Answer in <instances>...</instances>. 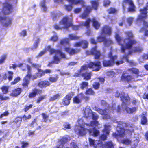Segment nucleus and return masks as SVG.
<instances>
[{"mask_svg":"<svg viewBox=\"0 0 148 148\" xmlns=\"http://www.w3.org/2000/svg\"><path fill=\"white\" fill-rule=\"evenodd\" d=\"M148 10L147 7L145 6L139 10L140 14L137 16L136 21L138 22L143 23V26L140 29V32H142L148 28V22L146 21L148 17Z\"/></svg>","mask_w":148,"mask_h":148,"instance_id":"nucleus-1","label":"nucleus"},{"mask_svg":"<svg viewBox=\"0 0 148 148\" xmlns=\"http://www.w3.org/2000/svg\"><path fill=\"white\" fill-rule=\"evenodd\" d=\"M88 68H92V71H98L100 68V62L99 61L90 62L88 65H84L81 66L78 71V72L79 74H91L90 72H88Z\"/></svg>","mask_w":148,"mask_h":148,"instance_id":"nucleus-2","label":"nucleus"},{"mask_svg":"<svg viewBox=\"0 0 148 148\" xmlns=\"http://www.w3.org/2000/svg\"><path fill=\"white\" fill-rule=\"evenodd\" d=\"M78 122L80 128L78 129V132L77 134L79 136H82L86 135V131L88 130V129L85 128L86 125L88 126L96 127L99 124L97 120L91 121L90 125L85 123L81 119L78 120Z\"/></svg>","mask_w":148,"mask_h":148,"instance_id":"nucleus-3","label":"nucleus"},{"mask_svg":"<svg viewBox=\"0 0 148 148\" xmlns=\"http://www.w3.org/2000/svg\"><path fill=\"white\" fill-rule=\"evenodd\" d=\"M59 24L60 25H63L64 29H68L71 27L72 29L75 31L79 30L80 27L79 25H73L72 19L67 15L63 16L59 22Z\"/></svg>","mask_w":148,"mask_h":148,"instance_id":"nucleus-4","label":"nucleus"},{"mask_svg":"<svg viewBox=\"0 0 148 148\" xmlns=\"http://www.w3.org/2000/svg\"><path fill=\"white\" fill-rule=\"evenodd\" d=\"M124 34L126 38H125L123 41V43H125L126 48L127 49H130L132 48L134 45H135L137 41L135 39H132L134 37V35L131 31H125Z\"/></svg>","mask_w":148,"mask_h":148,"instance_id":"nucleus-5","label":"nucleus"},{"mask_svg":"<svg viewBox=\"0 0 148 148\" xmlns=\"http://www.w3.org/2000/svg\"><path fill=\"white\" fill-rule=\"evenodd\" d=\"M133 131V129L131 127H130V129H125L119 126L117 127V131L113 134L112 136L116 138L119 141L121 140L122 138L125 136L126 133L129 134Z\"/></svg>","mask_w":148,"mask_h":148,"instance_id":"nucleus-6","label":"nucleus"},{"mask_svg":"<svg viewBox=\"0 0 148 148\" xmlns=\"http://www.w3.org/2000/svg\"><path fill=\"white\" fill-rule=\"evenodd\" d=\"M127 4L129 6L127 8V11L130 12H134L136 11V7L132 0H123L122 2V8L125 10Z\"/></svg>","mask_w":148,"mask_h":148,"instance_id":"nucleus-7","label":"nucleus"},{"mask_svg":"<svg viewBox=\"0 0 148 148\" xmlns=\"http://www.w3.org/2000/svg\"><path fill=\"white\" fill-rule=\"evenodd\" d=\"M4 6L3 8L2 12L4 14H8L12 12V5L8 2H6L4 3Z\"/></svg>","mask_w":148,"mask_h":148,"instance_id":"nucleus-8","label":"nucleus"},{"mask_svg":"<svg viewBox=\"0 0 148 148\" xmlns=\"http://www.w3.org/2000/svg\"><path fill=\"white\" fill-rule=\"evenodd\" d=\"M74 95V92H69L63 98L62 102L63 104L66 106L69 105L70 103V101L73 96Z\"/></svg>","mask_w":148,"mask_h":148,"instance_id":"nucleus-9","label":"nucleus"},{"mask_svg":"<svg viewBox=\"0 0 148 148\" xmlns=\"http://www.w3.org/2000/svg\"><path fill=\"white\" fill-rule=\"evenodd\" d=\"M115 39L117 41L118 44L121 46V52L122 53H125V50L126 49H127V48H126V46H125L124 45V44L125 43H122L121 42V41L122 40V38L120 37L119 35L118 34H116L115 35Z\"/></svg>","mask_w":148,"mask_h":148,"instance_id":"nucleus-10","label":"nucleus"},{"mask_svg":"<svg viewBox=\"0 0 148 148\" xmlns=\"http://www.w3.org/2000/svg\"><path fill=\"white\" fill-rule=\"evenodd\" d=\"M90 54L94 56V58L95 59H99L101 55L100 51L97 50L96 46L91 48L90 51Z\"/></svg>","mask_w":148,"mask_h":148,"instance_id":"nucleus-11","label":"nucleus"},{"mask_svg":"<svg viewBox=\"0 0 148 148\" xmlns=\"http://www.w3.org/2000/svg\"><path fill=\"white\" fill-rule=\"evenodd\" d=\"M42 92V90L34 88L32 89V91L29 93L28 95V97L30 99L35 98L38 94H40Z\"/></svg>","mask_w":148,"mask_h":148,"instance_id":"nucleus-12","label":"nucleus"},{"mask_svg":"<svg viewBox=\"0 0 148 148\" xmlns=\"http://www.w3.org/2000/svg\"><path fill=\"white\" fill-rule=\"evenodd\" d=\"M31 65L33 67L37 69L38 73H37L36 74H45L47 73H50L51 72V71L48 69H46L44 71L39 69V68L41 67V66L39 64L35 63H32Z\"/></svg>","mask_w":148,"mask_h":148,"instance_id":"nucleus-13","label":"nucleus"},{"mask_svg":"<svg viewBox=\"0 0 148 148\" xmlns=\"http://www.w3.org/2000/svg\"><path fill=\"white\" fill-rule=\"evenodd\" d=\"M112 32V28L108 25H105L102 27V34L109 36L111 35Z\"/></svg>","mask_w":148,"mask_h":148,"instance_id":"nucleus-14","label":"nucleus"},{"mask_svg":"<svg viewBox=\"0 0 148 148\" xmlns=\"http://www.w3.org/2000/svg\"><path fill=\"white\" fill-rule=\"evenodd\" d=\"M22 121V117L20 116H17L16 117L12 122V127H16L18 128L20 126Z\"/></svg>","mask_w":148,"mask_h":148,"instance_id":"nucleus-15","label":"nucleus"},{"mask_svg":"<svg viewBox=\"0 0 148 148\" xmlns=\"http://www.w3.org/2000/svg\"><path fill=\"white\" fill-rule=\"evenodd\" d=\"M68 138L67 137H63L58 140V142L59 143L56 146V148H63L65 143L67 142Z\"/></svg>","mask_w":148,"mask_h":148,"instance_id":"nucleus-16","label":"nucleus"},{"mask_svg":"<svg viewBox=\"0 0 148 148\" xmlns=\"http://www.w3.org/2000/svg\"><path fill=\"white\" fill-rule=\"evenodd\" d=\"M64 49L65 51L71 55L77 53L80 51L81 50L80 48L71 49L69 47H66Z\"/></svg>","mask_w":148,"mask_h":148,"instance_id":"nucleus-17","label":"nucleus"},{"mask_svg":"<svg viewBox=\"0 0 148 148\" xmlns=\"http://www.w3.org/2000/svg\"><path fill=\"white\" fill-rule=\"evenodd\" d=\"M3 20H4V26L7 27L11 25L12 22V18L6 17H3L0 16V21Z\"/></svg>","mask_w":148,"mask_h":148,"instance_id":"nucleus-18","label":"nucleus"},{"mask_svg":"<svg viewBox=\"0 0 148 148\" xmlns=\"http://www.w3.org/2000/svg\"><path fill=\"white\" fill-rule=\"evenodd\" d=\"M89 144L93 146L95 148H102V141L98 140V143L95 145V140L91 138H89Z\"/></svg>","mask_w":148,"mask_h":148,"instance_id":"nucleus-19","label":"nucleus"},{"mask_svg":"<svg viewBox=\"0 0 148 148\" xmlns=\"http://www.w3.org/2000/svg\"><path fill=\"white\" fill-rule=\"evenodd\" d=\"M110 128V126L109 125H105L104 126V129L102 132V140L106 139L107 136L109 133Z\"/></svg>","mask_w":148,"mask_h":148,"instance_id":"nucleus-20","label":"nucleus"},{"mask_svg":"<svg viewBox=\"0 0 148 148\" xmlns=\"http://www.w3.org/2000/svg\"><path fill=\"white\" fill-rule=\"evenodd\" d=\"M50 82L47 80L41 81L38 82V86L41 88H45L47 87L50 86Z\"/></svg>","mask_w":148,"mask_h":148,"instance_id":"nucleus-21","label":"nucleus"},{"mask_svg":"<svg viewBox=\"0 0 148 148\" xmlns=\"http://www.w3.org/2000/svg\"><path fill=\"white\" fill-rule=\"evenodd\" d=\"M22 92V89L20 88H17L14 89L10 94V95L12 97H16L20 95Z\"/></svg>","mask_w":148,"mask_h":148,"instance_id":"nucleus-22","label":"nucleus"},{"mask_svg":"<svg viewBox=\"0 0 148 148\" xmlns=\"http://www.w3.org/2000/svg\"><path fill=\"white\" fill-rule=\"evenodd\" d=\"M108 57L110 58L109 60L114 65L116 63L115 60L117 59V56L116 55H113L112 52L110 51L108 54Z\"/></svg>","mask_w":148,"mask_h":148,"instance_id":"nucleus-23","label":"nucleus"},{"mask_svg":"<svg viewBox=\"0 0 148 148\" xmlns=\"http://www.w3.org/2000/svg\"><path fill=\"white\" fill-rule=\"evenodd\" d=\"M21 67V69L22 71H27V74H31L32 71L30 66L28 65L23 64Z\"/></svg>","mask_w":148,"mask_h":148,"instance_id":"nucleus-24","label":"nucleus"},{"mask_svg":"<svg viewBox=\"0 0 148 148\" xmlns=\"http://www.w3.org/2000/svg\"><path fill=\"white\" fill-rule=\"evenodd\" d=\"M88 130L89 131L91 134L95 137L97 136L100 134L99 131L97 130L95 127H94L92 129H90Z\"/></svg>","mask_w":148,"mask_h":148,"instance_id":"nucleus-25","label":"nucleus"},{"mask_svg":"<svg viewBox=\"0 0 148 148\" xmlns=\"http://www.w3.org/2000/svg\"><path fill=\"white\" fill-rule=\"evenodd\" d=\"M81 97V93L75 96L73 99V102L76 104L80 103L82 101Z\"/></svg>","mask_w":148,"mask_h":148,"instance_id":"nucleus-26","label":"nucleus"},{"mask_svg":"<svg viewBox=\"0 0 148 148\" xmlns=\"http://www.w3.org/2000/svg\"><path fill=\"white\" fill-rule=\"evenodd\" d=\"M120 97L122 101H123V103L125 104H127V103H125V101H128L130 99V98L128 95H125L124 93H123L120 95Z\"/></svg>","mask_w":148,"mask_h":148,"instance_id":"nucleus-27","label":"nucleus"},{"mask_svg":"<svg viewBox=\"0 0 148 148\" xmlns=\"http://www.w3.org/2000/svg\"><path fill=\"white\" fill-rule=\"evenodd\" d=\"M102 42H103L104 45L106 46L110 45L112 42L111 40L106 38L105 37L103 36H102Z\"/></svg>","mask_w":148,"mask_h":148,"instance_id":"nucleus-28","label":"nucleus"},{"mask_svg":"<svg viewBox=\"0 0 148 148\" xmlns=\"http://www.w3.org/2000/svg\"><path fill=\"white\" fill-rule=\"evenodd\" d=\"M67 1L72 4L76 5L78 3H81L83 5L84 2L83 0H66Z\"/></svg>","mask_w":148,"mask_h":148,"instance_id":"nucleus-29","label":"nucleus"},{"mask_svg":"<svg viewBox=\"0 0 148 148\" xmlns=\"http://www.w3.org/2000/svg\"><path fill=\"white\" fill-rule=\"evenodd\" d=\"M60 97V95L59 93H57L54 95L50 97L49 99V102L53 101L55 100L59 99Z\"/></svg>","mask_w":148,"mask_h":148,"instance_id":"nucleus-30","label":"nucleus"},{"mask_svg":"<svg viewBox=\"0 0 148 148\" xmlns=\"http://www.w3.org/2000/svg\"><path fill=\"white\" fill-rule=\"evenodd\" d=\"M110 118V116L108 114V110L107 109H104L102 111V118L106 119Z\"/></svg>","mask_w":148,"mask_h":148,"instance_id":"nucleus-31","label":"nucleus"},{"mask_svg":"<svg viewBox=\"0 0 148 148\" xmlns=\"http://www.w3.org/2000/svg\"><path fill=\"white\" fill-rule=\"evenodd\" d=\"M138 142V140L137 138H134L132 139L131 142V144L132 145L131 148H136Z\"/></svg>","mask_w":148,"mask_h":148,"instance_id":"nucleus-32","label":"nucleus"},{"mask_svg":"<svg viewBox=\"0 0 148 148\" xmlns=\"http://www.w3.org/2000/svg\"><path fill=\"white\" fill-rule=\"evenodd\" d=\"M92 8L95 10H96L99 5V3L97 1L95 0H91L90 1Z\"/></svg>","mask_w":148,"mask_h":148,"instance_id":"nucleus-33","label":"nucleus"},{"mask_svg":"<svg viewBox=\"0 0 148 148\" xmlns=\"http://www.w3.org/2000/svg\"><path fill=\"white\" fill-rule=\"evenodd\" d=\"M102 63L104 67H110L113 65L109 60H104L102 61Z\"/></svg>","mask_w":148,"mask_h":148,"instance_id":"nucleus-34","label":"nucleus"},{"mask_svg":"<svg viewBox=\"0 0 148 148\" xmlns=\"http://www.w3.org/2000/svg\"><path fill=\"white\" fill-rule=\"evenodd\" d=\"M68 38L71 40H79L80 38V37L76 35L69 34L68 36Z\"/></svg>","mask_w":148,"mask_h":148,"instance_id":"nucleus-35","label":"nucleus"},{"mask_svg":"<svg viewBox=\"0 0 148 148\" xmlns=\"http://www.w3.org/2000/svg\"><path fill=\"white\" fill-rule=\"evenodd\" d=\"M142 50V48L140 46H135L132 49L131 52H140Z\"/></svg>","mask_w":148,"mask_h":148,"instance_id":"nucleus-36","label":"nucleus"},{"mask_svg":"<svg viewBox=\"0 0 148 148\" xmlns=\"http://www.w3.org/2000/svg\"><path fill=\"white\" fill-rule=\"evenodd\" d=\"M127 71L128 72L134 74H138L139 72V70L138 69L133 67L128 69Z\"/></svg>","mask_w":148,"mask_h":148,"instance_id":"nucleus-37","label":"nucleus"},{"mask_svg":"<svg viewBox=\"0 0 148 148\" xmlns=\"http://www.w3.org/2000/svg\"><path fill=\"white\" fill-rule=\"evenodd\" d=\"M9 88V86H2L0 89L3 94H6L8 93V89Z\"/></svg>","mask_w":148,"mask_h":148,"instance_id":"nucleus-38","label":"nucleus"},{"mask_svg":"<svg viewBox=\"0 0 148 148\" xmlns=\"http://www.w3.org/2000/svg\"><path fill=\"white\" fill-rule=\"evenodd\" d=\"M107 11L109 14H114L116 13L117 12V10L114 8L110 7L108 9Z\"/></svg>","mask_w":148,"mask_h":148,"instance_id":"nucleus-39","label":"nucleus"},{"mask_svg":"<svg viewBox=\"0 0 148 148\" xmlns=\"http://www.w3.org/2000/svg\"><path fill=\"white\" fill-rule=\"evenodd\" d=\"M46 2V0H42L40 3L41 7L43 8V12H45L47 10V7L45 5Z\"/></svg>","mask_w":148,"mask_h":148,"instance_id":"nucleus-40","label":"nucleus"},{"mask_svg":"<svg viewBox=\"0 0 148 148\" xmlns=\"http://www.w3.org/2000/svg\"><path fill=\"white\" fill-rule=\"evenodd\" d=\"M39 42L40 39L38 38L34 43L33 47L31 48V49L33 50L34 49H36L38 46Z\"/></svg>","mask_w":148,"mask_h":148,"instance_id":"nucleus-41","label":"nucleus"},{"mask_svg":"<svg viewBox=\"0 0 148 148\" xmlns=\"http://www.w3.org/2000/svg\"><path fill=\"white\" fill-rule=\"evenodd\" d=\"M125 110L128 113H131L135 112L136 110V108L133 107L132 108H130L127 106L125 107Z\"/></svg>","mask_w":148,"mask_h":148,"instance_id":"nucleus-42","label":"nucleus"},{"mask_svg":"<svg viewBox=\"0 0 148 148\" xmlns=\"http://www.w3.org/2000/svg\"><path fill=\"white\" fill-rule=\"evenodd\" d=\"M93 25L96 29H98L100 26V24L95 19H93L92 20Z\"/></svg>","mask_w":148,"mask_h":148,"instance_id":"nucleus-43","label":"nucleus"},{"mask_svg":"<svg viewBox=\"0 0 148 148\" xmlns=\"http://www.w3.org/2000/svg\"><path fill=\"white\" fill-rule=\"evenodd\" d=\"M147 116L145 114H142L141 115L142 119L141 123L142 124H145L147 122Z\"/></svg>","mask_w":148,"mask_h":148,"instance_id":"nucleus-44","label":"nucleus"},{"mask_svg":"<svg viewBox=\"0 0 148 148\" xmlns=\"http://www.w3.org/2000/svg\"><path fill=\"white\" fill-rule=\"evenodd\" d=\"M91 21L90 19L88 18L86 20L84 23L82 24V25L86 26L87 28L88 29L90 27V23Z\"/></svg>","mask_w":148,"mask_h":148,"instance_id":"nucleus-45","label":"nucleus"},{"mask_svg":"<svg viewBox=\"0 0 148 148\" xmlns=\"http://www.w3.org/2000/svg\"><path fill=\"white\" fill-rule=\"evenodd\" d=\"M58 78L57 76L55 77H51L49 78L48 80L50 83H54L57 81Z\"/></svg>","mask_w":148,"mask_h":148,"instance_id":"nucleus-46","label":"nucleus"},{"mask_svg":"<svg viewBox=\"0 0 148 148\" xmlns=\"http://www.w3.org/2000/svg\"><path fill=\"white\" fill-rule=\"evenodd\" d=\"M10 98L8 96H5L4 97L3 95L0 94V105L3 103L2 102L3 101H5L9 100Z\"/></svg>","mask_w":148,"mask_h":148,"instance_id":"nucleus-47","label":"nucleus"},{"mask_svg":"<svg viewBox=\"0 0 148 148\" xmlns=\"http://www.w3.org/2000/svg\"><path fill=\"white\" fill-rule=\"evenodd\" d=\"M86 95H93L95 94V92L91 88L87 89L85 92Z\"/></svg>","mask_w":148,"mask_h":148,"instance_id":"nucleus-48","label":"nucleus"},{"mask_svg":"<svg viewBox=\"0 0 148 148\" xmlns=\"http://www.w3.org/2000/svg\"><path fill=\"white\" fill-rule=\"evenodd\" d=\"M123 75L121 77V79L123 81H128L131 79V77L130 75Z\"/></svg>","mask_w":148,"mask_h":148,"instance_id":"nucleus-49","label":"nucleus"},{"mask_svg":"<svg viewBox=\"0 0 148 148\" xmlns=\"http://www.w3.org/2000/svg\"><path fill=\"white\" fill-rule=\"evenodd\" d=\"M81 41L82 45V48L84 49L87 48L88 45V42L85 40H82Z\"/></svg>","mask_w":148,"mask_h":148,"instance_id":"nucleus-50","label":"nucleus"},{"mask_svg":"<svg viewBox=\"0 0 148 148\" xmlns=\"http://www.w3.org/2000/svg\"><path fill=\"white\" fill-rule=\"evenodd\" d=\"M45 98L46 96L45 95L40 96L39 97H38L36 100V103H40L41 101H42Z\"/></svg>","mask_w":148,"mask_h":148,"instance_id":"nucleus-51","label":"nucleus"},{"mask_svg":"<svg viewBox=\"0 0 148 148\" xmlns=\"http://www.w3.org/2000/svg\"><path fill=\"white\" fill-rule=\"evenodd\" d=\"M63 126L64 130H65L66 129H71V125L68 122H65L63 124Z\"/></svg>","mask_w":148,"mask_h":148,"instance_id":"nucleus-52","label":"nucleus"},{"mask_svg":"<svg viewBox=\"0 0 148 148\" xmlns=\"http://www.w3.org/2000/svg\"><path fill=\"white\" fill-rule=\"evenodd\" d=\"M92 86L95 89L98 90L100 87V84L99 82H95L93 83Z\"/></svg>","mask_w":148,"mask_h":148,"instance_id":"nucleus-53","label":"nucleus"},{"mask_svg":"<svg viewBox=\"0 0 148 148\" xmlns=\"http://www.w3.org/2000/svg\"><path fill=\"white\" fill-rule=\"evenodd\" d=\"M121 141L122 143L124 144L125 145H129L131 143V141H130L128 139H125L124 140H121Z\"/></svg>","mask_w":148,"mask_h":148,"instance_id":"nucleus-54","label":"nucleus"},{"mask_svg":"<svg viewBox=\"0 0 148 148\" xmlns=\"http://www.w3.org/2000/svg\"><path fill=\"white\" fill-rule=\"evenodd\" d=\"M9 113L8 111H6L0 115V119H2L3 118L6 117L9 115Z\"/></svg>","mask_w":148,"mask_h":148,"instance_id":"nucleus-55","label":"nucleus"},{"mask_svg":"<svg viewBox=\"0 0 148 148\" xmlns=\"http://www.w3.org/2000/svg\"><path fill=\"white\" fill-rule=\"evenodd\" d=\"M88 83L87 82H82L80 84V88L82 89H83L84 88L88 86Z\"/></svg>","mask_w":148,"mask_h":148,"instance_id":"nucleus-56","label":"nucleus"},{"mask_svg":"<svg viewBox=\"0 0 148 148\" xmlns=\"http://www.w3.org/2000/svg\"><path fill=\"white\" fill-rule=\"evenodd\" d=\"M72 5L71 4V5H64V7L65 10L68 12L71 11L73 8Z\"/></svg>","mask_w":148,"mask_h":148,"instance_id":"nucleus-57","label":"nucleus"},{"mask_svg":"<svg viewBox=\"0 0 148 148\" xmlns=\"http://www.w3.org/2000/svg\"><path fill=\"white\" fill-rule=\"evenodd\" d=\"M131 53V51H130L128 54H124L122 56V59H125L126 60V61L129 63H130V62L129 61V60L128 59V55L130 54Z\"/></svg>","mask_w":148,"mask_h":148,"instance_id":"nucleus-58","label":"nucleus"},{"mask_svg":"<svg viewBox=\"0 0 148 148\" xmlns=\"http://www.w3.org/2000/svg\"><path fill=\"white\" fill-rule=\"evenodd\" d=\"M60 61V60L58 57L57 56H55L53 57V60L52 61V63L58 64Z\"/></svg>","mask_w":148,"mask_h":148,"instance_id":"nucleus-59","label":"nucleus"},{"mask_svg":"<svg viewBox=\"0 0 148 148\" xmlns=\"http://www.w3.org/2000/svg\"><path fill=\"white\" fill-rule=\"evenodd\" d=\"M60 44L61 45H65L69 43V41L67 38H65L61 40L60 41Z\"/></svg>","mask_w":148,"mask_h":148,"instance_id":"nucleus-60","label":"nucleus"},{"mask_svg":"<svg viewBox=\"0 0 148 148\" xmlns=\"http://www.w3.org/2000/svg\"><path fill=\"white\" fill-rule=\"evenodd\" d=\"M81 95L82 99V100H84L85 101H88L89 99V97L87 96H85L82 93H81Z\"/></svg>","mask_w":148,"mask_h":148,"instance_id":"nucleus-61","label":"nucleus"},{"mask_svg":"<svg viewBox=\"0 0 148 148\" xmlns=\"http://www.w3.org/2000/svg\"><path fill=\"white\" fill-rule=\"evenodd\" d=\"M92 9V8L90 6H87L86 7L84 11L89 14L91 12Z\"/></svg>","mask_w":148,"mask_h":148,"instance_id":"nucleus-62","label":"nucleus"},{"mask_svg":"<svg viewBox=\"0 0 148 148\" xmlns=\"http://www.w3.org/2000/svg\"><path fill=\"white\" fill-rule=\"evenodd\" d=\"M133 20V18L132 17H129L127 18V21L129 26L132 24Z\"/></svg>","mask_w":148,"mask_h":148,"instance_id":"nucleus-63","label":"nucleus"},{"mask_svg":"<svg viewBox=\"0 0 148 148\" xmlns=\"http://www.w3.org/2000/svg\"><path fill=\"white\" fill-rule=\"evenodd\" d=\"M20 80V77L18 76L14 79V81L11 82V85H14L18 82Z\"/></svg>","mask_w":148,"mask_h":148,"instance_id":"nucleus-64","label":"nucleus"}]
</instances>
